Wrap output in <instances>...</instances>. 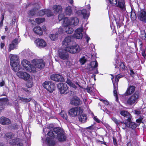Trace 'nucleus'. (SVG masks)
<instances>
[{
	"label": "nucleus",
	"instance_id": "nucleus-1",
	"mask_svg": "<svg viewBox=\"0 0 146 146\" xmlns=\"http://www.w3.org/2000/svg\"><path fill=\"white\" fill-rule=\"evenodd\" d=\"M53 131L50 130L47 135L49 136L47 137L46 143L50 146H54L55 144V141L54 140V133L57 134V139L59 141H62L65 140L66 137L64 134L63 130L59 127H56L53 129Z\"/></svg>",
	"mask_w": 146,
	"mask_h": 146
},
{
	"label": "nucleus",
	"instance_id": "nucleus-2",
	"mask_svg": "<svg viewBox=\"0 0 146 146\" xmlns=\"http://www.w3.org/2000/svg\"><path fill=\"white\" fill-rule=\"evenodd\" d=\"M4 137L7 140L10 146H23V145L22 141L17 138L12 132L6 133Z\"/></svg>",
	"mask_w": 146,
	"mask_h": 146
},
{
	"label": "nucleus",
	"instance_id": "nucleus-3",
	"mask_svg": "<svg viewBox=\"0 0 146 146\" xmlns=\"http://www.w3.org/2000/svg\"><path fill=\"white\" fill-rule=\"evenodd\" d=\"M10 63L12 69L15 72L19 71L21 68L18 56L16 55L10 54Z\"/></svg>",
	"mask_w": 146,
	"mask_h": 146
},
{
	"label": "nucleus",
	"instance_id": "nucleus-4",
	"mask_svg": "<svg viewBox=\"0 0 146 146\" xmlns=\"http://www.w3.org/2000/svg\"><path fill=\"white\" fill-rule=\"evenodd\" d=\"M139 96V93L136 92L132 96L124 100V102L126 105L131 106L137 102Z\"/></svg>",
	"mask_w": 146,
	"mask_h": 146
},
{
	"label": "nucleus",
	"instance_id": "nucleus-5",
	"mask_svg": "<svg viewBox=\"0 0 146 146\" xmlns=\"http://www.w3.org/2000/svg\"><path fill=\"white\" fill-rule=\"evenodd\" d=\"M33 66L36 69V71L37 70H41L44 68L45 66V62L42 59H35L32 61Z\"/></svg>",
	"mask_w": 146,
	"mask_h": 146
},
{
	"label": "nucleus",
	"instance_id": "nucleus-6",
	"mask_svg": "<svg viewBox=\"0 0 146 146\" xmlns=\"http://www.w3.org/2000/svg\"><path fill=\"white\" fill-rule=\"evenodd\" d=\"M23 66L27 71L34 73L36 71V69L33 65H31L29 61L26 59H23L21 61Z\"/></svg>",
	"mask_w": 146,
	"mask_h": 146
},
{
	"label": "nucleus",
	"instance_id": "nucleus-7",
	"mask_svg": "<svg viewBox=\"0 0 146 146\" xmlns=\"http://www.w3.org/2000/svg\"><path fill=\"white\" fill-rule=\"evenodd\" d=\"M98 63L97 61H92L90 64L88 66L87 69L89 70L90 73L97 74L98 73Z\"/></svg>",
	"mask_w": 146,
	"mask_h": 146
},
{
	"label": "nucleus",
	"instance_id": "nucleus-8",
	"mask_svg": "<svg viewBox=\"0 0 146 146\" xmlns=\"http://www.w3.org/2000/svg\"><path fill=\"white\" fill-rule=\"evenodd\" d=\"M67 52L72 54L78 53L80 51L81 48L78 44L73 46H68L67 47L64 46Z\"/></svg>",
	"mask_w": 146,
	"mask_h": 146
},
{
	"label": "nucleus",
	"instance_id": "nucleus-9",
	"mask_svg": "<svg viewBox=\"0 0 146 146\" xmlns=\"http://www.w3.org/2000/svg\"><path fill=\"white\" fill-rule=\"evenodd\" d=\"M83 112L82 109L80 107H76L71 108L68 111L69 115L72 117H75L79 115Z\"/></svg>",
	"mask_w": 146,
	"mask_h": 146
},
{
	"label": "nucleus",
	"instance_id": "nucleus-10",
	"mask_svg": "<svg viewBox=\"0 0 146 146\" xmlns=\"http://www.w3.org/2000/svg\"><path fill=\"white\" fill-rule=\"evenodd\" d=\"M58 55L60 59L63 60H68L69 58L68 53L65 48L64 49H59Z\"/></svg>",
	"mask_w": 146,
	"mask_h": 146
},
{
	"label": "nucleus",
	"instance_id": "nucleus-11",
	"mask_svg": "<svg viewBox=\"0 0 146 146\" xmlns=\"http://www.w3.org/2000/svg\"><path fill=\"white\" fill-rule=\"evenodd\" d=\"M42 85L44 88L50 92L55 90L54 84L51 82L45 81Z\"/></svg>",
	"mask_w": 146,
	"mask_h": 146
},
{
	"label": "nucleus",
	"instance_id": "nucleus-12",
	"mask_svg": "<svg viewBox=\"0 0 146 146\" xmlns=\"http://www.w3.org/2000/svg\"><path fill=\"white\" fill-rule=\"evenodd\" d=\"M57 87L61 94H65L68 92V88L66 84L58 83L57 85Z\"/></svg>",
	"mask_w": 146,
	"mask_h": 146
},
{
	"label": "nucleus",
	"instance_id": "nucleus-13",
	"mask_svg": "<svg viewBox=\"0 0 146 146\" xmlns=\"http://www.w3.org/2000/svg\"><path fill=\"white\" fill-rule=\"evenodd\" d=\"M121 75H117L115 77V80L116 82L115 84L113 83L114 89H113V94L114 96L116 98V100L117 101L118 100V98L117 95V90H118L117 82L119 81V79L121 78Z\"/></svg>",
	"mask_w": 146,
	"mask_h": 146
},
{
	"label": "nucleus",
	"instance_id": "nucleus-14",
	"mask_svg": "<svg viewBox=\"0 0 146 146\" xmlns=\"http://www.w3.org/2000/svg\"><path fill=\"white\" fill-rule=\"evenodd\" d=\"M83 30V28L82 26L81 27L76 29L74 34L73 35V37L77 39H81L83 37V34L82 33Z\"/></svg>",
	"mask_w": 146,
	"mask_h": 146
},
{
	"label": "nucleus",
	"instance_id": "nucleus-15",
	"mask_svg": "<svg viewBox=\"0 0 146 146\" xmlns=\"http://www.w3.org/2000/svg\"><path fill=\"white\" fill-rule=\"evenodd\" d=\"M17 75L19 78L25 80H28L30 78V75L25 72L19 71L17 73Z\"/></svg>",
	"mask_w": 146,
	"mask_h": 146
},
{
	"label": "nucleus",
	"instance_id": "nucleus-16",
	"mask_svg": "<svg viewBox=\"0 0 146 146\" xmlns=\"http://www.w3.org/2000/svg\"><path fill=\"white\" fill-rule=\"evenodd\" d=\"M50 78L52 80L57 82H62L64 80L62 76L59 74H53L51 76Z\"/></svg>",
	"mask_w": 146,
	"mask_h": 146
},
{
	"label": "nucleus",
	"instance_id": "nucleus-17",
	"mask_svg": "<svg viewBox=\"0 0 146 146\" xmlns=\"http://www.w3.org/2000/svg\"><path fill=\"white\" fill-rule=\"evenodd\" d=\"M64 31L67 33L71 34L73 32L74 29L70 27L69 26L64 27L63 29H62V27H60L58 29L59 33H61Z\"/></svg>",
	"mask_w": 146,
	"mask_h": 146
},
{
	"label": "nucleus",
	"instance_id": "nucleus-18",
	"mask_svg": "<svg viewBox=\"0 0 146 146\" xmlns=\"http://www.w3.org/2000/svg\"><path fill=\"white\" fill-rule=\"evenodd\" d=\"M138 16L141 21H145L146 20V11L141 10L138 12Z\"/></svg>",
	"mask_w": 146,
	"mask_h": 146
},
{
	"label": "nucleus",
	"instance_id": "nucleus-19",
	"mask_svg": "<svg viewBox=\"0 0 146 146\" xmlns=\"http://www.w3.org/2000/svg\"><path fill=\"white\" fill-rule=\"evenodd\" d=\"M36 46L39 47L43 48L45 47L46 45V42L43 39L38 38L36 41Z\"/></svg>",
	"mask_w": 146,
	"mask_h": 146
},
{
	"label": "nucleus",
	"instance_id": "nucleus-20",
	"mask_svg": "<svg viewBox=\"0 0 146 146\" xmlns=\"http://www.w3.org/2000/svg\"><path fill=\"white\" fill-rule=\"evenodd\" d=\"M135 87L133 86H130L127 88L126 91L124 94L125 96H128L132 94L135 91Z\"/></svg>",
	"mask_w": 146,
	"mask_h": 146
},
{
	"label": "nucleus",
	"instance_id": "nucleus-21",
	"mask_svg": "<svg viewBox=\"0 0 146 146\" xmlns=\"http://www.w3.org/2000/svg\"><path fill=\"white\" fill-rule=\"evenodd\" d=\"M8 100L6 98L0 99V112L5 108L4 105L8 104Z\"/></svg>",
	"mask_w": 146,
	"mask_h": 146
},
{
	"label": "nucleus",
	"instance_id": "nucleus-22",
	"mask_svg": "<svg viewBox=\"0 0 146 146\" xmlns=\"http://www.w3.org/2000/svg\"><path fill=\"white\" fill-rule=\"evenodd\" d=\"M11 123V121L8 118L4 117H2L0 118V123L2 125H8Z\"/></svg>",
	"mask_w": 146,
	"mask_h": 146
},
{
	"label": "nucleus",
	"instance_id": "nucleus-23",
	"mask_svg": "<svg viewBox=\"0 0 146 146\" xmlns=\"http://www.w3.org/2000/svg\"><path fill=\"white\" fill-rule=\"evenodd\" d=\"M72 37L68 36L66 37L62 42V44L63 46L67 47L70 44L71 41Z\"/></svg>",
	"mask_w": 146,
	"mask_h": 146
},
{
	"label": "nucleus",
	"instance_id": "nucleus-24",
	"mask_svg": "<svg viewBox=\"0 0 146 146\" xmlns=\"http://www.w3.org/2000/svg\"><path fill=\"white\" fill-rule=\"evenodd\" d=\"M115 65V68L117 67H119L120 70H123L125 69L126 67V66H125L123 63L121 62H119L118 61H116Z\"/></svg>",
	"mask_w": 146,
	"mask_h": 146
},
{
	"label": "nucleus",
	"instance_id": "nucleus-25",
	"mask_svg": "<svg viewBox=\"0 0 146 146\" xmlns=\"http://www.w3.org/2000/svg\"><path fill=\"white\" fill-rule=\"evenodd\" d=\"M33 30L35 33L38 35H41L43 34V31L41 28L39 26L35 27Z\"/></svg>",
	"mask_w": 146,
	"mask_h": 146
},
{
	"label": "nucleus",
	"instance_id": "nucleus-26",
	"mask_svg": "<svg viewBox=\"0 0 146 146\" xmlns=\"http://www.w3.org/2000/svg\"><path fill=\"white\" fill-rule=\"evenodd\" d=\"M128 123L129 126H128V127L131 128L132 129L135 128L137 126V124L134 122H132L130 118L128 119Z\"/></svg>",
	"mask_w": 146,
	"mask_h": 146
},
{
	"label": "nucleus",
	"instance_id": "nucleus-27",
	"mask_svg": "<svg viewBox=\"0 0 146 146\" xmlns=\"http://www.w3.org/2000/svg\"><path fill=\"white\" fill-rule=\"evenodd\" d=\"M81 101L78 98H74L70 102L71 104L75 106L79 105L81 104Z\"/></svg>",
	"mask_w": 146,
	"mask_h": 146
},
{
	"label": "nucleus",
	"instance_id": "nucleus-28",
	"mask_svg": "<svg viewBox=\"0 0 146 146\" xmlns=\"http://www.w3.org/2000/svg\"><path fill=\"white\" fill-rule=\"evenodd\" d=\"M53 9L54 13L60 12L62 9L61 6L59 5H54L53 7Z\"/></svg>",
	"mask_w": 146,
	"mask_h": 146
},
{
	"label": "nucleus",
	"instance_id": "nucleus-29",
	"mask_svg": "<svg viewBox=\"0 0 146 146\" xmlns=\"http://www.w3.org/2000/svg\"><path fill=\"white\" fill-rule=\"evenodd\" d=\"M116 6L117 7H119L120 8L122 9L123 11H124L125 10V3L123 1L120 0L118 1L117 5H116Z\"/></svg>",
	"mask_w": 146,
	"mask_h": 146
},
{
	"label": "nucleus",
	"instance_id": "nucleus-30",
	"mask_svg": "<svg viewBox=\"0 0 146 146\" xmlns=\"http://www.w3.org/2000/svg\"><path fill=\"white\" fill-rule=\"evenodd\" d=\"M70 21L71 25H73L74 26L77 25L79 22V19L76 17L72 18Z\"/></svg>",
	"mask_w": 146,
	"mask_h": 146
},
{
	"label": "nucleus",
	"instance_id": "nucleus-31",
	"mask_svg": "<svg viewBox=\"0 0 146 146\" xmlns=\"http://www.w3.org/2000/svg\"><path fill=\"white\" fill-rule=\"evenodd\" d=\"M78 119L79 121L82 123H84L85 122L86 120L87 117L85 114H82L79 116Z\"/></svg>",
	"mask_w": 146,
	"mask_h": 146
},
{
	"label": "nucleus",
	"instance_id": "nucleus-32",
	"mask_svg": "<svg viewBox=\"0 0 146 146\" xmlns=\"http://www.w3.org/2000/svg\"><path fill=\"white\" fill-rule=\"evenodd\" d=\"M63 25L64 27L69 26L71 24L70 19V20L67 17H65L64 19Z\"/></svg>",
	"mask_w": 146,
	"mask_h": 146
},
{
	"label": "nucleus",
	"instance_id": "nucleus-33",
	"mask_svg": "<svg viewBox=\"0 0 146 146\" xmlns=\"http://www.w3.org/2000/svg\"><path fill=\"white\" fill-rule=\"evenodd\" d=\"M121 125L119 126L122 127L123 129H124L127 127L128 126H129L128 124V119L126 121H121L120 123Z\"/></svg>",
	"mask_w": 146,
	"mask_h": 146
},
{
	"label": "nucleus",
	"instance_id": "nucleus-34",
	"mask_svg": "<svg viewBox=\"0 0 146 146\" xmlns=\"http://www.w3.org/2000/svg\"><path fill=\"white\" fill-rule=\"evenodd\" d=\"M120 114L121 115L125 117L128 118V119L130 118V115L127 111L125 110H122L120 111Z\"/></svg>",
	"mask_w": 146,
	"mask_h": 146
},
{
	"label": "nucleus",
	"instance_id": "nucleus-35",
	"mask_svg": "<svg viewBox=\"0 0 146 146\" xmlns=\"http://www.w3.org/2000/svg\"><path fill=\"white\" fill-rule=\"evenodd\" d=\"M65 13L66 14L68 15H70L72 13V9L70 7L68 6L65 9Z\"/></svg>",
	"mask_w": 146,
	"mask_h": 146
},
{
	"label": "nucleus",
	"instance_id": "nucleus-36",
	"mask_svg": "<svg viewBox=\"0 0 146 146\" xmlns=\"http://www.w3.org/2000/svg\"><path fill=\"white\" fill-rule=\"evenodd\" d=\"M5 5L7 9L9 10H10L13 8V5L10 3L6 2L5 3Z\"/></svg>",
	"mask_w": 146,
	"mask_h": 146
},
{
	"label": "nucleus",
	"instance_id": "nucleus-37",
	"mask_svg": "<svg viewBox=\"0 0 146 146\" xmlns=\"http://www.w3.org/2000/svg\"><path fill=\"white\" fill-rule=\"evenodd\" d=\"M111 119L117 126H120L121 125L120 121L118 120L115 117H111Z\"/></svg>",
	"mask_w": 146,
	"mask_h": 146
},
{
	"label": "nucleus",
	"instance_id": "nucleus-38",
	"mask_svg": "<svg viewBox=\"0 0 146 146\" xmlns=\"http://www.w3.org/2000/svg\"><path fill=\"white\" fill-rule=\"evenodd\" d=\"M29 80L28 81L26 84V86L28 88H31L33 85V82L31 78L29 79Z\"/></svg>",
	"mask_w": 146,
	"mask_h": 146
},
{
	"label": "nucleus",
	"instance_id": "nucleus-39",
	"mask_svg": "<svg viewBox=\"0 0 146 146\" xmlns=\"http://www.w3.org/2000/svg\"><path fill=\"white\" fill-rule=\"evenodd\" d=\"M19 99L22 102H24L25 103L29 102L31 100V99L30 98H24L21 97Z\"/></svg>",
	"mask_w": 146,
	"mask_h": 146
},
{
	"label": "nucleus",
	"instance_id": "nucleus-40",
	"mask_svg": "<svg viewBox=\"0 0 146 146\" xmlns=\"http://www.w3.org/2000/svg\"><path fill=\"white\" fill-rule=\"evenodd\" d=\"M46 15L47 17H50L54 15L53 13L49 9L46 10Z\"/></svg>",
	"mask_w": 146,
	"mask_h": 146
},
{
	"label": "nucleus",
	"instance_id": "nucleus-41",
	"mask_svg": "<svg viewBox=\"0 0 146 146\" xmlns=\"http://www.w3.org/2000/svg\"><path fill=\"white\" fill-rule=\"evenodd\" d=\"M50 38L53 40H55L57 39L58 37V34H50L49 36Z\"/></svg>",
	"mask_w": 146,
	"mask_h": 146
},
{
	"label": "nucleus",
	"instance_id": "nucleus-42",
	"mask_svg": "<svg viewBox=\"0 0 146 146\" xmlns=\"http://www.w3.org/2000/svg\"><path fill=\"white\" fill-rule=\"evenodd\" d=\"M44 20V18H37L36 19V21L38 24H39L43 22Z\"/></svg>",
	"mask_w": 146,
	"mask_h": 146
},
{
	"label": "nucleus",
	"instance_id": "nucleus-43",
	"mask_svg": "<svg viewBox=\"0 0 146 146\" xmlns=\"http://www.w3.org/2000/svg\"><path fill=\"white\" fill-rule=\"evenodd\" d=\"M60 115L64 119H67V115L66 113L64 111H62L60 113Z\"/></svg>",
	"mask_w": 146,
	"mask_h": 146
},
{
	"label": "nucleus",
	"instance_id": "nucleus-44",
	"mask_svg": "<svg viewBox=\"0 0 146 146\" xmlns=\"http://www.w3.org/2000/svg\"><path fill=\"white\" fill-rule=\"evenodd\" d=\"M46 10H41L37 14L38 16H42L44 14H46Z\"/></svg>",
	"mask_w": 146,
	"mask_h": 146
},
{
	"label": "nucleus",
	"instance_id": "nucleus-45",
	"mask_svg": "<svg viewBox=\"0 0 146 146\" xmlns=\"http://www.w3.org/2000/svg\"><path fill=\"white\" fill-rule=\"evenodd\" d=\"M131 17L132 20H134L136 19L137 17L135 12H131Z\"/></svg>",
	"mask_w": 146,
	"mask_h": 146
},
{
	"label": "nucleus",
	"instance_id": "nucleus-46",
	"mask_svg": "<svg viewBox=\"0 0 146 146\" xmlns=\"http://www.w3.org/2000/svg\"><path fill=\"white\" fill-rule=\"evenodd\" d=\"M16 47V46L13 44L12 43L10 44L9 45V48L8 49V51L10 52L11 50H13Z\"/></svg>",
	"mask_w": 146,
	"mask_h": 146
},
{
	"label": "nucleus",
	"instance_id": "nucleus-47",
	"mask_svg": "<svg viewBox=\"0 0 146 146\" xmlns=\"http://www.w3.org/2000/svg\"><path fill=\"white\" fill-rule=\"evenodd\" d=\"M82 15H83V18H86L87 17H88V15L86 13V11L85 9H83L82 10Z\"/></svg>",
	"mask_w": 146,
	"mask_h": 146
},
{
	"label": "nucleus",
	"instance_id": "nucleus-48",
	"mask_svg": "<svg viewBox=\"0 0 146 146\" xmlns=\"http://www.w3.org/2000/svg\"><path fill=\"white\" fill-rule=\"evenodd\" d=\"M36 13V9H33L29 11V14L30 16H33Z\"/></svg>",
	"mask_w": 146,
	"mask_h": 146
},
{
	"label": "nucleus",
	"instance_id": "nucleus-49",
	"mask_svg": "<svg viewBox=\"0 0 146 146\" xmlns=\"http://www.w3.org/2000/svg\"><path fill=\"white\" fill-rule=\"evenodd\" d=\"M86 59L85 58L84 56L82 57L80 60V63L82 64H84L86 62Z\"/></svg>",
	"mask_w": 146,
	"mask_h": 146
},
{
	"label": "nucleus",
	"instance_id": "nucleus-50",
	"mask_svg": "<svg viewBox=\"0 0 146 146\" xmlns=\"http://www.w3.org/2000/svg\"><path fill=\"white\" fill-rule=\"evenodd\" d=\"M110 3L112 5H117V1L116 0H108Z\"/></svg>",
	"mask_w": 146,
	"mask_h": 146
},
{
	"label": "nucleus",
	"instance_id": "nucleus-51",
	"mask_svg": "<svg viewBox=\"0 0 146 146\" xmlns=\"http://www.w3.org/2000/svg\"><path fill=\"white\" fill-rule=\"evenodd\" d=\"M65 15L63 13L59 14L58 16V19L59 21H60L62 19H63L65 18Z\"/></svg>",
	"mask_w": 146,
	"mask_h": 146
},
{
	"label": "nucleus",
	"instance_id": "nucleus-52",
	"mask_svg": "<svg viewBox=\"0 0 146 146\" xmlns=\"http://www.w3.org/2000/svg\"><path fill=\"white\" fill-rule=\"evenodd\" d=\"M84 90H86L90 94H91L92 92L91 88L90 87H88L86 88H84Z\"/></svg>",
	"mask_w": 146,
	"mask_h": 146
},
{
	"label": "nucleus",
	"instance_id": "nucleus-53",
	"mask_svg": "<svg viewBox=\"0 0 146 146\" xmlns=\"http://www.w3.org/2000/svg\"><path fill=\"white\" fill-rule=\"evenodd\" d=\"M4 14L3 13L1 16L2 19L0 23V26L1 27L3 25V21L4 19Z\"/></svg>",
	"mask_w": 146,
	"mask_h": 146
},
{
	"label": "nucleus",
	"instance_id": "nucleus-54",
	"mask_svg": "<svg viewBox=\"0 0 146 146\" xmlns=\"http://www.w3.org/2000/svg\"><path fill=\"white\" fill-rule=\"evenodd\" d=\"M12 43L16 46L17 45L18 43V39L17 38H15L13 41Z\"/></svg>",
	"mask_w": 146,
	"mask_h": 146
},
{
	"label": "nucleus",
	"instance_id": "nucleus-55",
	"mask_svg": "<svg viewBox=\"0 0 146 146\" xmlns=\"http://www.w3.org/2000/svg\"><path fill=\"white\" fill-rule=\"evenodd\" d=\"M142 111L140 110H134V113L137 115H139L141 113Z\"/></svg>",
	"mask_w": 146,
	"mask_h": 146
},
{
	"label": "nucleus",
	"instance_id": "nucleus-56",
	"mask_svg": "<svg viewBox=\"0 0 146 146\" xmlns=\"http://www.w3.org/2000/svg\"><path fill=\"white\" fill-rule=\"evenodd\" d=\"M27 52H28L27 50H25L22 52V53L24 54L25 57L28 56L29 54L27 53Z\"/></svg>",
	"mask_w": 146,
	"mask_h": 146
},
{
	"label": "nucleus",
	"instance_id": "nucleus-57",
	"mask_svg": "<svg viewBox=\"0 0 146 146\" xmlns=\"http://www.w3.org/2000/svg\"><path fill=\"white\" fill-rule=\"evenodd\" d=\"M94 120L97 123H100L101 122V121L96 116H94Z\"/></svg>",
	"mask_w": 146,
	"mask_h": 146
},
{
	"label": "nucleus",
	"instance_id": "nucleus-58",
	"mask_svg": "<svg viewBox=\"0 0 146 146\" xmlns=\"http://www.w3.org/2000/svg\"><path fill=\"white\" fill-rule=\"evenodd\" d=\"M66 83L68 84L69 86L72 83V82L70 80V79H68L66 81Z\"/></svg>",
	"mask_w": 146,
	"mask_h": 146
},
{
	"label": "nucleus",
	"instance_id": "nucleus-59",
	"mask_svg": "<svg viewBox=\"0 0 146 146\" xmlns=\"http://www.w3.org/2000/svg\"><path fill=\"white\" fill-rule=\"evenodd\" d=\"M141 119H139V118L137 119L136 120V122L137 123H140L142 122V118L141 117Z\"/></svg>",
	"mask_w": 146,
	"mask_h": 146
},
{
	"label": "nucleus",
	"instance_id": "nucleus-60",
	"mask_svg": "<svg viewBox=\"0 0 146 146\" xmlns=\"http://www.w3.org/2000/svg\"><path fill=\"white\" fill-rule=\"evenodd\" d=\"M82 13L81 10H79L76 12V13L78 15H82Z\"/></svg>",
	"mask_w": 146,
	"mask_h": 146
},
{
	"label": "nucleus",
	"instance_id": "nucleus-61",
	"mask_svg": "<svg viewBox=\"0 0 146 146\" xmlns=\"http://www.w3.org/2000/svg\"><path fill=\"white\" fill-rule=\"evenodd\" d=\"M70 86L75 89H76L77 88L76 86L73 83H72Z\"/></svg>",
	"mask_w": 146,
	"mask_h": 146
},
{
	"label": "nucleus",
	"instance_id": "nucleus-62",
	"mask_svg": "<svg viewBox=\"0 0 146 146\" xmlns=\"http://www.w3.org/2000/svg\"><path fill=\"white\" fill-rule=\"evenodd\" d=\"M4 84L5 82L3 80L1 82H0V86L1 87L4 86Z\"/></svg>",
	"mask_w": 146,
	"mask_h": 146
},
{
	"label": "nucleus",
	"instance_id": "nucleus-63",
	"mask_svg": "<svg viewBox=\"0 0 146 146\" xmlns=\"http://www.w3.org/2000/svg\"><path fill=\"white\" fill-rule=\"evenodd\" d=\"M144 125H143V127L144 128V129L145 130H146V121L144 122Z\"/></svg>",
	"mask_w": 146,
	"mask_h": 146
},
{
	"label": "nucleus",
	"instance_id": "nucleus-64",
	"mask_svg": "<svg viewBox=\"0 0 146 146\" xmlns=\"http://www.w3.org/2000/svg\"><path fill=\"white\" fill-rule=\"evenodd\" d=\"M86 41L88 43L89 40L90 39V38L88 37L87 35H86Z\"/></svg>",
	"mask_w": 146,
	"mask_h": 146
}]
</instances>
